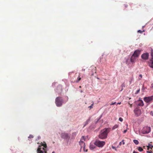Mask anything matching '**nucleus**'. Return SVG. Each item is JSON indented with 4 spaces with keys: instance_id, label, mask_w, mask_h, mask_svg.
Listing matches in <instances>:
<instances>
[{
    "instance_id": "obj_1",
    "label": "nucleus",
    "mask_w": 153,
    "mask_h": 153,
    "mask_svg": "<svg viewBox=\"0 0 153 153\" xmlns=\"http://www.w3.org/2000/svg\"><path fill=\"white\" fill-rule=\"evenodd\" d=\"M109 131V129L108 128H105L104 129L101 130L99 135V138L102 139L106 138Z\"/></svg>"
},
{
    "instance_id": "obj_2",
    "label": "nucleus",
    "mask_w": 153,
    "mask_h": 153,
    "mask_svg": "<svg viewBox=\"0 0 153 153\" xmlns=\"http://www.w3.org/2000/svg\"><path fill=\"white\" fill-rule=\"evenodd\" d=\"M141 53L140 50H135L132 55L130 58V61L132 63H134L136 61L137 59L138 58Z\"/></svg>"
},
{
    "instance_id": "obj_3",
    "label": "nucleus",
    "mask_w": 153,
    "mask_h": 153,
    "mask_svg": "<svg viewBox=\"0 0 153 153\" xmlns=\"http://www.w3.org/2000/svg\"><path fill=\"white\" fill-rule=\"evenodd\" d=\"M47 147L46 143L42 144V145L39 146L37 150V153H47L46 148Z\"/></svg>"
},
{
    "instance_id": "obj_4",
    "label": "nucleus",
    "mask_w": 153,
    "mask_h": 153,
    "mask_svg": "<svg viewBox=\"0 0 153 153\" xmlns=\"http://www.w3.org/2000/svg\"><path fill=\"white\" fill-rule=\"evenodd\" d=\"M63 100L62 97H57L55 100V103L56 106L60 107L62 105L63 103Z\"/></svg>"
},
{
    "instance_id": "obj_5",
    "label": "nucleus",
    "mask_w": 153,
    "mask_h": 153,
    "mask_svg": "<svg viewBox=\"0 0 153 153\" xmlns=\"http://www.w3.org/2000/svg\"><path fill=\"white\" fill-rule=\"evenodd\" d=\"M143 100L149 104L153 102V96L145 97Z\"/></svg>"
},
{
    "instance_id": "obj_6",
    "label": "nucleus",
    "mask_w": 153,
    "mask_h": 153,
    "mask_svg": "<svg viewBox=\"0 0 153 153\" xmlns=\"http://www.w3.org/2000/svg\"><path fill=\"white\" fill-rule=\"evenodd\" d=\"M105 144V142L103 141L97 140L94 142V144L98 147H102Z\"/></svg>"
},
{
    "instance_id": "obj_7",
    "label": "nucleus",
    "mask_w": 153,
    "mask_h": 153,
    "mask_svg": "<svg viewBox=\"0 0 153 153\" xmlns=\"http://www.w3.org/2000/svg\"><path fill=\"white\" fill-rule=\"evenodd\" d=\"M151 58L149 62V65L151 68H153V50L152 49L151 52Z\"/></svg>"
},
{
    "instance_id": "obj_8",
    "label": "nucleus",
    "mask_w": 153,
    "mask_h": 153,
    "mask_svg": "<svg viewBox=\"0 0 153 153\" xmlns=\"http://www.w3.org/2000/svg\"><path fill=\"white\" fill-rule=\"evenodd\" d=\"M149 54L148 53H143L141 55V58L144 60H147L149 59Z\"/></svg>"
},
{
    "instance_id": "obj_9",
    "label": "nucleus",
    "mask_w": 153,
    "mask_h": 153,
    "mask_svg": "<svg viewBox=\"0 0 153 153\" xmlns=\"http://www.w3.org/2000/svg\"><path fill=\"white\" fill-rule=\"evenodd\" d=\"M135 103L137 106H142L144 105L143 102L142 100H139L136 101Z\"/></svg>"
},
{
    "instance_id": "obj_10",
    "label": "nucleus",
    "mask_w": 153,
    "mask_h": 153,
    "mask_svg": "<svg viewBox=\"0 0 153 153\" xmlns=\"http://www.w3.org/2000/svg\"><path fill=\"white\" fill-rule=\"evenodd\" d=\"M79 145H80L81 148H83V150L84 152H87L88 151L87 149H86V150H85V143L84 142V141L83 140H80V141L79 142Z\"/></svg>"
},
{
    "instance_id": "obj_11",
    "label": "nucleus",
    "mask_w": 153,
    "mask_h": 153,
    "mask_svg": "<svg viewBox=\"0 0 153 153\" xmlns=\"http://www.w3.org/2000/svg\"><path fill=\"white\" fill-rule=\"evenodd\" d=\"M143 131V133L147 134L150 131L151 128L150 127H146L144 128Z\"/></svg>"
},
{
    "instance_id": "obj_12",
    "label": "nucleus",
    "mask_w": 153,
    "mask_h": 153,
    "mask_svg": "<svg viewBox=\"0 0 153 153\" xmlns=\"http://www.w3.org/2000/svg\"><path fill=\"white\" fill-rule=\"evenodd\" d=\"M61 137L64 139H68L70 137L68 134L65 133H62L61 134Z\"/></svg>"
},
{
    "instance_id": "obj_13",
    "label": "nucleus",
    "mask_w": 153,
    "mask_h": 153,
    "mask_svg": "<svg viewBox=\"0 0 153 153\" xmlns=\"http://www.w3.org/2000/svg\"><path fill=\"white\" fill-rule=\"evenodd\" d=\"M62 91V86L61 85H58L56 89V91L59 94H60Z\"/></svg>"
},
{
    "instance_id": "obj_14",
    "label": "nucleus",
    "mask_w": 153,
    "mask_h": 153,
    "mask_svg": "<svg viewBox=\"0 0 153 153\" xmlns=\"http://www.w3.org/2000/svg\"><path fill=\"white\" fill-rule=\"evenodd\" d=\"M134 112L135 114L137 115V116H138L140 114V111L137 108H135L134 110Z\"/></svg>"
},
{
    "instance_id": "obj_15",
    "label": "nucleus",
    "mask_w": 153,
    "mask_h": 153,
    "mask_svg": "<svg viewBox=\"0 0 153 153\" xmlns=\"http://www.w3.org/2000/svg\"><path fill=\"white\" fill-rule=\"evenodd\" d=\"M89 147L91 150H93L96 147L95 145H94L93 144H90Z\"/></svg>"
},
{
    "instance_id": "obj_16",
    "label": "nucleus",
    "mask_w": 153,
    "mask_h": 153,
    "mask_svg": "<svg viewBox=\"0 0 153 153\" xmlns=\"http://www.w3.org/2000/svg\"><path fill=\"white\" fill-rule=\"evenodd\" d=\"M90 118L88 119L85 123V125H84L83 127H85L87 125L90 120Z\"/></svg>"
},
{
    "instance_id": "obj_17",
    "label": "nucleus",
    "mask_w": 153,
    "mask_h": 153,
    "mask_svg": "<svg viewBox=\"0 0 153 153\" xmlns=\"http://www.w3.org/2000/svg\"><path fill=\"white\" fill-rule=\"evenodd\" d=\"M147 147L148 148L147 149L149 150V148H151L152 149V148L153 147V146L150 143H149Z\"/></svg>"
},
{
    "instance_id": "obj_18",
    "label": "nucleus",
    "mask_w": 153,
    "mask_h": 153,
    "mask_svg": "<svg viewBox=\"0 0 153 153\" xmlns=\"http://www.w3.org/2000/svg\"><path fill=\"white\" fill-rule=\"evenodd\" d=\"M118 127V125L117 124H116L112 128V130H114L115 129L117 128Z\"/></svg>"
},
{
    "instance_id": "obj_19",
    "label": "nucleus",
    "mask_w": 153,
    "mask_h": 153,
    "mask_svg": "<svg viewBox=\"0 0 153 153\" xmlns=\"http://www.w3.org/2000/svg\"><path fill=\"white\" fill-rule=\"evenodd\" d=\"M81 79V78L80 77V76L79 75V76L77 78V80L76 81V83H78L79 82Z\"/></svg>"
},
{
    "instance_id": "obj_20",
    "label": "nucleus",
    "mask_w": 153,
    "mask_h": 153,
    "mask_svg": "<svg viewBox=\"0 0 153 153\" xmlns=\"http://www.w3.org/2000/svg\"><path fill=\"white\" fill-rule=\"evenodd\" d=\"M133 142L136 145H137L139 144V142L137 140H133Z\"/></svg>"
},
{
    "instance_id": "obj_21",
    "label": "nucleus",
    "mask_w": 153,
    "mask_h": 153,
    "mask_svg": "<svg viewBox=\"0 0 153 153\" xmlns=\"http://www.w3.org/2000/svg\"><path fill=\"white\" fill-rule=\"evenodd\" d=\"M137 149L140 152H142L143 150V148L141 147H138Z\"/></svg>"
},
{
    "instance_id": "obj_22",
    "label": "nucleus",
    "mask_w": 153,
    "mask_h": 153,
    "mask_svg": "<svg viewBox=\"0 0 153 153\" xmlns=\"http://www.w3.org/2000/svg\"><path fill=\"white\" fill-rule=\"evenodd\" d=\"M86 139V137L85 136H82L81 139V140H83V141H85V140Z\"/></svg>"
},
{
    "instance_id": "obj_23",
    "label": "nucleus",
    "mask_w": 153,
    "mask_h": 153,
    "mask_svg": "<svg viewBox=\"0 0 153 153\" xmlns=\"http://www.w3.org/2000/svg\"><path fill=\"white\" fill-rule=\"evenodd\" d=\"M91 69L92 70H93L94 71H96V67H94V66H91Z\"/></svg>"
},
{
    "instance_id": "obj_24",
    "label": "nucleus",
    "mask_w": 153,
    "mask_h": 153,
    "mask_svg": "<svg viewBox=\"0 0 153 153\" xmlns=\"http://www.w3.org/2000/svg\"><path fill=\"white\" fill-rule=\"evenodd\" d=\"M33 136L32 135H30L28 137V138H33Z\"/></svg>"
},
{
    "instance_id": "obj_25",
    "label": "nucleus",
    "mask_w": 153,
    "mask_h": 153,
    "mask_svg": "<svg viewBox=\"0 0 153 153\" xmlns=\"http://www.w3.org/2000/svg\"><path fill=\"white\" fill-rule=\"evenodd\" d=\"M93 105H94V103H93L91 105V106H89V107H88V108H90V109H91V108H93Z\"/></svg>"
},
{
    "instance_id": "obj_26",
    "label": "nucleus",
    "mask_w": 153,
    "mask_h": 153,
    "mask_svg": "<svg viewBox=\"0 0 153 153\" xmlns=\"http://www.w3.org/2000/svg\"><path fill=\"white\" fill-rule=\"evenodd\" d=\"M119 120L120 121L122 122L123 121V119L121 117H120L119 119Z\"/></svg>"
},
{
    "instance_id": "obj_27",
    "label": "nucleus",
    "mask_w": 153,
    "mask_h": 153,
    "mask_svg": "<svg viewBox=\"0 0 153 153\" xmlns=\"http://www.w3.org/2000/svg\"><path fill=\"white\" fill-rule=\"evenodd\" d=\"M146 152L147 153H152V152L151 150L147 151Z\"/></svg>"
},
{
    "instance_id": "obj_28",
    "label": "nucleus",
    "mask_w": 153,
    "mask_h": 153,
    "mask_svg": "<svg viewBox=\"0 0 153 153\" xmlns=\"http://www.w3.org/2000/svg\"><path fill=\"white\" fill-rule=\"evenodd\" d=\"M137 32L140 33H142L143 32L140 30H138Z\"/></svg>"
},
{
    "instance_id": "obj_29",
    "label": "nucleus",
    "mask_w": 153,
    "mask_h": 153,
    "mask_svg": "<svg viewBox=\"0 0 153 153\" xmlns=\"http://www.w3.org/2000/svg\"><path fill=\"white\" fill-rule=\"evenodd\" d=\"M140 91V89H139V90H138L135 93V94H138L139 92Z\"/></svg>"
},
{
    "instance_id": "obj_30",
    "label": "nucleus",
    "mask_w": 153,
    "mask_h": 153,
    "mask_svg": "<svg viewBox=\"0 0 153 153\" xmlns=\"http://www.w3.org/2000/svg\"><path fill=\"white\" fill-rule=\"evenodd\" d=\"M116 102H114V103H113L111 104L110 105H114L115 104H116Z\"/></svg>"
},
{
    "instance_id": "obj_31",
    "label": "nucleus",
    "mask_w": 153,
    "mask_h": 153,
    "mask_svg": "<svg viewBox=\"0 0 153 153\" xmlns=\"http://www.w3.org/2000/svg\"><path fill=\"white\" fill-rule=\"evenodd\" d=\"M127 131V130L126 129L124 130L123 131V133H125Z\"/></svg>"
},
{
    "instance_id": "obj_32",
    "label": "nucleus",
    "mask_w": 153,
    "mask_h": 153,
    "mask_svg": "<svg viewBox=\"0 0 153 153\" xmlns=\"http://www.w3.org/2000/svg\"><path fill=\"white\" fill-rule=\"evenodd\" d=\"M150 114L152 116H153V112L152 111L150 113Z\"/></svg>"
},
{
    "instance_id": "obj_33",
    "label": "nucleus",
    "mask_w": 153,
    "mask_h": 153,
    "mask_svg": "<svg viewBox=\"0 0 153 153\" xmlns=\"http://www.w3.org/2000/svg\"><path fill=\"white\" fill-rule=\"evenodd\" d=\"M151 88H153V83L151 85Z\"/></svg>"
},
{
    "instance_id": "obj_34",
    "label": "nucleus",
    "mask_w": 153,
    "mask_h": 153,
    "mask_svg": "<svg viewBox=\"0 0 153 153\" xmlns=\"http://www.w3.org/2000/svg\"><path fill=\"white\" fill-rule=\"evenodd\" d=\"M124 140H122V142H123V144H125V142H124Z\"/></svg>"
},
{
    "instance_id": "obj_35",
    "label": "nucleus",
    "mask_w": 153,
    "mask_h": 153,
    "mask_svg": "<svg viewBox=\"0 0 153 153\" xmlns=\"http://www.w3.org/2000/svg\"><path fill=\"white\" fill-rule=\"evenodd\" d=\"M139 76L141 77V78H142V75L141 74H140Z\"/></svg>"
},
{
    "instance_id": "obj_36",
    "label": "nucleus",
    "mask_w": 153,
    "mask_h": 153,
    "mask_svg": "<svg viewBox=\"0 0 153 153\" xmlns=\"http://www.w3.org/2000/svg\"><path fill=\"white\" fill-rule=\"evenodd\" d=\"M133 153H139L135 151H134L133 152Z\"/></svg>"
},
{
    "instance_id": "obj_37",
    "label": "nucleus",
    "mask_w": 153,
    "mask_h": 153,
    "mask_svg": "<svg viewBox=\"0 0 153 153\" xmlns=\"http://www.w3.org/2000/svg\"><path fill=\"white\" fill-rule=\"evenodd\" d=\"M144 86H143V88H142V90H144Z\"/></svg>"
},
{
    "instance_id": "obj_38",
    "label": "nucleus",
    "mask_w": 153,
    "mask_h": 153,
    "mask_svg": "<svg viewBox=\"0 0 153 153\" xmlns=\"http://www.w3.org/2000/svg\"><path fill=\"white\" fill-rule=\"evenodd\" d=\"M121 144H122V142H120V143L119 145H121Z\"/></svg>"
},
{
    "instance_id": "obj_39",
    "label": "nucleus",
    "mask_w": 153,
    "mask_h": 153,
    "mask_svg": "<svg viewBox=\"0 0 153 153\" xmlns=\"http://www.w3.org/2000/svg\"><path fill=\"white\" fill-rule=\"evenodd\" d=\"M132 104H130V106L131 107H132Z\"/></svg>"
},
{
    "instance_id": "obj_40",
    "label": "nucleus",
    "mask_w": 153,
    "mask_h": 153,
    "mask_svg": "<svg viewBox=\"0 0 153 153\" xmlns=\"http://www.w3.org/2000/svg\"><path fill=\"white\" fill-rule=\"evenodd\" d=\"M120 103H121V102H119V103H118L117 104H120Z\"/></svg>"
},
{
    "instance_id": "obj_41",
    "label": "nucleus",
    "mask_w": 153,
    "mask_h": 153,
    "mask_svg": "<svg viewBox=\"0 0 153 153\" xmlns=\"http://www.w3.org/2000/svg\"><path fill=\"white\" fill-rule=\"evenodd\" d=\"M82 71H85V69H82Z\"/></svg>"
},
{
    "instance_id": "obj_42",
    "label": "nucleus",
    "mask_w": 153,
    "mask_h": 153,
    "mask_svg": "<svg viewBox=\"0 0 153 153\" xmlns=\"http://www.w3.org/2000/svg\"><path fill=\"white\" fill-rule=\"evenodd\" d=\"M82 148H81V149H80V151H79L80 152H81Z\"/></svg>"
},
{
    "instance_id": "obj_43",
    "label": "nucleus",
    "mask_w": 153,
    "mask_h": 153,
    "mask_svg": "<svg viewBox=\"0 0 153 153\" xmlns=\"http://www.w3.org/2000/svg\"><path fill=\"white\" fill-rule=\"evenodd\" d=\"M52 153H55V152H53Z\"/></svg>"
},
{
    "instance_id": "obj_44",
    "label": "nucleus",
    "mask_w": 153,
    "mask_h": 153,
    "mask_svg": "<svg viewBox=\"0 0 153 153\" xmlns=\"http://www.w3.org/2000/svg\"><path fill=\"white\" fill-rule=\"evenodd\" d=\"M79 87H80V88H81V86H79Z\"/></svg>"
},
{
    "instance_id": "obj_45",
    "label": "nucleus",
    "mask_w": 153,
    "mask_h": 153,
    "mask_svg": "<svg viewBox=\"0 0 153 153\" xmlns=\"http://www.w3.org/2000/svg\"><path fill=\"white\" fill-rule=\"evenodd\" d=\"M85 150H86V149H85Z\"/></svg>"
}]
</instances>
